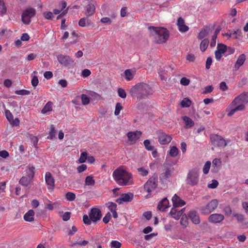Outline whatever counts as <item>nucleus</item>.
<instances>
[{
  "instance_id": "1",
  "label": "nucleus",
  "mask_w": 248,
  "mask_h": 248,
  "mask_svg": "<svg viewBox=\"0 0 248 248\" xmlns=\"http://www.w3.org/2000/svg\"><path fill=\"white\" fill-rule=\"evenodd\" d=\"M112 176L114 180L119 186H125L133 184L132 174L127 171L123 166L116 169L113 172Z\"/></svg>"
},
{
  "instance_id": "2",
  "label": "nucleus",
  "mask_w": 248,
  "mask_h": 248,
  "mask_svg": "<svg viewBox=\"0 0 248 248\" xmlns=\"http://www.w3.org/2000/svg\"><path fill=\"white\" fill-rule=\"evenodd\" d=\"M148 29L150 36L155 43H164L168 40L169 32L166 29L152 26Z\"/></svg>"
},
{
  "instance_id": "3",
  "label": "nucleus",
  "mask_w": 248,
  "mask_h": 248,
  "mask_svg": "<svg viewBox=\"0 0 248 248\" xmlns=\"http://www.w3.org/2000/svg\"><path fill=\"white\" fill-rule=\"evenodd\" d=\"M153 91L150 86L146 83H142L137 84L130 90L131 96H136L139 99H141L148 95L152 94Z\"/></svg>"
},
{
  "instance_id": "4",
  "label": "nucleus",
  "mask_w": 248,
  "mask_h": 248,
  "mask_svg": "<svg viewBox=\"0 0 248 248\" xmlns=\"http://www.w3.org/2000/svg\"><path fill=\"white\" fill-rule=\"evenodd\" d=\"M199 181V170L194 168L190 170L187 175L186 182L190 186L197 185Z\"/></svg>"
},
{
  "instance_id": "5",
  "label": "nucleus",
  "mask_w": 248,
  "mask_h": 248,
  "mask_svg": "<svg viewBox=\"0 0 248 248\" xmlns=\"http://www.w3.org/2000/svg\"><path fill=\"white\" fill-rule=\"evenodd\" d=\"M218 204V202L217 200H212L206 205L201 207L200 210L202 214L207 215L213 212Z\"/></svg>"
},
{
  "instance_id": "6",
  "label": "nucleus",
  "mask_w": 248,
  "mask_h": 248,
  "mask_svg": "<svg viewBox=\"0 0 248 248\" xmlns=\"http://www.w3.org/2000/svg\"><path fill=\"white\" fill-rule=\"evenodd\" d=\"M158 184L157 179L155 177L150 178L144 185V190L148 192V194L146 196V198L149 197V195L157 187Z\"/></svg>"
},
{
  "instance_id": "7",
  "label": "nucleus",
  "mask_w": 248,
  "mask_h": 248,
  "mask_svg": "<svg viewBox=\"0 0 248 248\" xmlns=\"http://www.w3.org/2000/svg\"><path fill=\"white\" fill-rule=\"evenodd\" d=\"M36 13L34 9L31 8L25 10L22 15V21L25 24H29L31 22V19L33 17Z\"/></svg>"
},
{
  "instance_id": "8",
  "label": "nucleus",
  "mask_w": 248,
  "mask_h": 248,
  "mask_svg": "<svg viewBox=\"0 0 248 248\" xmlns=\"http://www.w3.org/2000/svg\"><path fill=\"white\" fill-rule=\"evenodd\" d=\"M58 62L64 66H73L75 65L74 61L69 56L60 54L57 56Z\"/></svg>"
},
{
  "instance_id": "9",
  "label": "nucleus",
  "mask_w": 248,
  "mask_h": 248,
  "mask_svg": "<svg viewBox=\"0 0 248 248\" xmlns=\"http://www.w3.org/2000/svg\"><path fill=\"white\" fill-rule=\"evenodd\" d=\"M210 140L214 145L222 147H224L227 145L225 140L219 135L216 134L211 135L210 136Z\"/></svg>"
},
{
  "instance_id": "10",
  "label": "nucleus",
  "mask_w": 248,
  "mask_h": 248,
  "mask_svg": "<svg viewBox=\"0 0 248 248\" xmlns=\"http://www.w3.org/2000/svg\"><path fill=\"white\" fill-rule=\"evenodd\" d=\"M156 134L158 142L160 144H168L172 140V138L170 135H167L161 131H157L156 132Z\"/></svg>"
},
{
  "instance_id": "11",
  "label": "nucleus",
  "mask_w": 248,
  "mask_h": 248,
  "mask_svg": "<svg viewBox=\"0 0 248 248\" xmlns=\"http://www.w3.org/2000/svg\"><path fill=\"white\" fill-rule=\"evenodd\" d=\"M248 102V93L244 92L236 97L232 101V105H238L240 104L244 105V103H247Z\"/></svg>"
},
{
  "instance_id": "12",
  "label": "nucleus",
  "mask_w": 248,
  "mask_h": 248,
  "mask_svg": "<svg viewBox=\"0 0 248 248\" xmlns=\"http://www.w3.org/2000/svg\"><path fill=\"white\" fill-rule=\"evenodd\" d=\"M89 216L93 222L100 220L102 217L101 210L96 208H92L89 214Z\"/></svg>"
},
{
  "instance_id": "13",
  "label": "nucleus",
  "mask_w": 248,
  "mask_h": 248,
  "mask_svg": "<svg viewBox=\"0 0 248 248\" xmlns=\"http://www.w3.org/2000/svg\"><path fill=\"white\" fill-rule=\"evenodd\" d=\"M133 198L134 194L132 193H124L121 195L120 197L116 200V202L120 204L124 202H131L133 199Z\"/></svg>"
},
{
  "instance_id": "14",
  "label": "nucleus",
  "mask_w": 248,
  "mask_h": 248,
  "mask_svg": "<svg viewBox=\"0 0 248 248\" xmlns=\"http://www.w3.org/2000/svg\"><path fill=\"white\" fill-rule=\"evenodd\" d=\"M227 46L223 44H218L217 49L216 50L215 54L217 61L220 60L222 57V54L226 51Z\"/></svg>"
},
{
  "instance_id": "15",
  "label": "nucleus",
  "mask_w": 248,
  "mask_h": 248,
  "mask_svg": "<svg viewBox=\"0 0 248 248\" xmlns=\"http://www.w3.org/2000/svg\"><path fill=\"white\" fill-rule=\"evenodd\" d=\"M45 181L49 190H53L55 186V180L49 172H46L45 174Z\"/></svg>"
},
{
  "instance_id": "16",
  "label": "nucleus",
  "mask_w": 248,
  "mask_h": 248,
  "mask_svg": "<svg viewBox=\"0 0 248 248\" xmlns=\"http://www.w3.org/2000/svg\"><path fill=\"white\" fill-rule=\"evenodd\" d=\"M224 219V216L221 214H213L208 217V220L210 222L217 224L222 222Z\"/></svg>"
},
{
  "instance_id": "17",
  "label": "nucleus",
  "mask_w": 248,
  "mask_h": 248,
  "mask_svg": "<svg viewBox=\"0 0 248 248\" xmlns=\"http://www.w3.org/2000/svg\"><path fill=\"white\" fill-rule=\"evenodd\" d=\"M188 217L193 223L199 224L200 223V217L197 212L194 210L190 211L188 214Z\"/></svg>"
},
{
  "instance_id": "18",
  "label": "nucleus",
  "mask_w": 248,
  "mask_h": 248,
  "mask_svg": "<svg viewBox=\"0 0 248 248\" xmlns=\"http://www.w3.org/2000/svg\"><path fill=\"white\" fill-rule=\"evenodd\" d=\"M171 201L173 203V206L174 208L181 207L186 204V202L181 199L176 194H174L172 198Z\"/></svg>"
},
{
  "instance_id": "19",
  "label": "nucleus",
  "mask_w": 248,
  "mask_h": 248,
  "mask_svg": "<svg viewBox=\"0 0 248 248\" xmlns=\"http://www.w3.org/2000/svg\"><path fill=\"white\" fill-rule=\"evenodd\" d=\"M177 25L178 26L179 31L180 32H185L188 31L189 30L188 27L185 25V21L181 17H180L178 18Z\"/></svg>"
},
{
  "instance_id": "20",
  "label": "nucleus",
  "mask_w": 248,
  "mask_h": 248,
  "mask_svg": "<svg viewBox=\"0 0 248 248\" xmlns=\"http://www.w3.org/2000/svg\"><path fill=\"white\" fill-rule=\"evenodd\" d=\"M141 135L140 131H136L135 132H129L127 133V137L131 142H135L138 140Z\"/></svg>"
},
{
  "instance_id": "21",
  "label": "nucleus",
  "mask_w": 248,
  "mask_h": 248,
  "mask_svg": "<svg viewBox=\"0 0 248 248\" xmlns=\"http://www.w3.org/2000/svg\"><path fill=\"white\" fill-rule=\"evenodd\" d=\"M246 60V56L244 54H241L238 58L234 66V69L235 71H237L240 67L243 65Z\"/></svg>"
},
{
  "instance_id": "22",
  "label": "nucleus",
  "mask_w": 248,
  "mask_h": 248,
  "mask_svg": "<svg viewBox=\"0 0 248 248\" xmlns=\"http://www.w3.org/2000/svg\"><path fill=\"white\" fill-rule=\"evenodd\" d=\"M169 206V202L167 198H165L159 202L157 209L160 211H164Z\"/></svg>"
},
{
  "instance_id": "23",
  "label": "nucleus",
  "mask_w": 248,
  "mask_h": 248,
  "mask_svg": "<svg viewBox=\"0 0 248 248\" xmlns=\"http://www.w3.org/2000/svg\"><path fill=\"white\" fill-rule=\"evenodd\" d=\"M85 9L86 15L87 16H92L94 13L95 8L93 4L90 3L86 6Z\"/></svg>"
},
{
  "instance_id": "24",
  "label": "nucleus",
  "mask_w": 248,
  "mask_h": 248,
  "mask_svg": "<svg viewBox=\"0 0 248 248\" xmlns=\"http://www.w3.org/2000/svg\"><path fill=\"white\" fill-rule=\"evenodd\" d=\"M32 179L26 176H22L19 181V184L24 186H28L32 181Z\"/></svg>"
},
{
  "instance_id": "25",
  "label": "nucleus",
  "mask_w": 248,
  "mask_h": 248,
  "mask_svg": "<svg viewBox=\"0 0 248 248\" xmlns=\"http://www.w3.org/2000/svg\"><path fill=\"white\" fill-rule=\"evenodd\" d=\"M135 71L132 69H126L124 72V77L127 81L132 80L134 77Z\"/></svg>"
},
{
  "instance_id": "26",
  "label": "nucleus",
  "mask_w": 248,
  "mask_h": 248,
  "mask_svg": "<svg viewBox=\"0 0 248 248\" xmlns=\"http://www.w3.org/2000/svg\"><path fill=\"white\" fill-rule=\"evenodd\" d=\"M34 212L32 210L28 211L24 216V219L27 221L31 222L34 220Z\"/></svg>"
},
{
  "instance_id": "27",
  "label": "nucleus",
  "mask_w": 248,
  "mask_h": 248,
  "mask_svg": "<svg viewBox=\"0 0 248 248\" xmlns=\"http://www.w3.org/2000/svg\"><path fill=\"white\" fill-rule=\"evenodd\" d=\"M182 119L184 122L185 123L186 128H189L192 127L194 125V123L193 121L189 117L185 116H184L182 118Z\"/></svg>"
},
{
  "instance_id": "28",
  "label": "nucleus",
  "mask_w": 248,
  "mask_h": 248,
  "mask_svg": "<svg viewBox=\"0 0 248 248\" xmlns=\"http://www.w3.org/2000/svg\"><path fill=\"white\" fill-rule=\"evenodd\" d=\"M35 168L30 165L28 166V168L26 170L27 177H28L31 179H33L35 173Z\"/></svg>"
},
{
  "instance_id": "29",
  "label": "nucleus",
  "mask_w": 248,
  "mask_h": 248,
  "mask_svg": "<svg viewBox=\"0 0 248 248\" xmlns=\"http://www.w3.org/2000/svg\"><path fill=\"white\" fill-rule=\"evenodd\" d=\"M245 109V105L242 104H239L238 105H237V106L232 109V110L228 113V116H232L235 112L237 111H241V110H243Z\"/></svg>"
},
{
  "instance_id": "30",
  "label": "nucleus",
  "mask_w": 248,
  "mask_h": 248,
  "mask_svg": "<svg viewBox=\"0 0 248 248\" xmlns=\"http://www.w3.org/2000/svg\"><path fill=\"white\" fill-rule=\"evenodd\" d=\"M175 208H174L173 207L171 208L170 212V215L174 219L178 220L181 217V214L180 212L177 211Z\"/></svg>"
},
{
  "instance_id": "31",
  "label": "nucleus",
  "mask_w": 248,
  "mask_h": 248,
  "mask_svg": "<svg viewBox=\"0 0 248 248\" xmlns=\"http://www.w3.org/2000/svg\"><path fill=\"white\" fill-rule=\"evenodd\" d=\"M95 184V180L93 176L90 175L86 177L85 180V186H93Z\"/></svg>"
},
{
  "instance_id": "32",
  "label": "nucleus",
  "mask_w": 248,
  "mask_h": 248,
  "mask_svg": "<svg viewBox=\"0 0 248 248\" xmlns=\"http://www.w3.org/2000/svg\"><path fill=\"white\" fill-rule=\"evenodd\" d=\"M86 23L88 25H91V22L87 17L81 18L78 22L79 26L82 27H85Z\"/></svg>"
},
{
  "instance_id": "33",
  "label": "nucleus",
  "mask_w": 248,
  "mask_h": 248,
  "mask_svg": "<svg viewBox=\"0 0 248 248\" xmlns=\"http://www.w3.org/2000/svg\"><path fill=\"white\" fill-rule=\"evenodd\" d=\"M179 153L178 149L175 146L171 147L169 152V155L171 156L174 157L176 156Z\"/></svg>"
},
{
  "instance_id": "34",
  "label": "nucleus",
  "mask_w": 248,
  "mask_h": 248,
  "mask_svg": "<svg viewBox=\"0 0 248 248\" xmlns=\"http://www.w3.org/2000/svg\"><path fill=\"white\" fill-rule=\"evenodd\" d=\"M56 134V130L55 127L53 124H51L50 126V130L49 131V136L47 137V138L52 140L55 138Z\"/></svg>"
},
{
  "instance_id": "35",
  "label": "nucleus",
  "mask_w": 248,
  "mask_h": 248,
  "mask_svg": "<svg viewBox=\"0 0 248 248\" xmlns=\"http://www.w3.org/2000/svg\"><path fill=\"white\" fill-rule=\"evenodd\" d=\"M208 34L209 29L207 28L203 29L199 33L198 38L200 40L202 39L203 38L207 36Z\"/></svg>"
},
{
  "instance_id": "36",
  "label": "nucleus",
  "mask_w": 248,
  "mask_h": 248,
  "mask_svg": "<svg viewBox=\"0 0 248 248\" xmlns=\"http://www.w3.org/2000/svg\"><path fill=\"white\" fill-rule=\"evenodd\" d=\"M209 45V41L207 39L202 40L201 43L200 48L201 51H204Z\"/></svg>"
},
{
  "instance_id": "37",
  "label": "nucleus",
  "mask_w": 248,
  "mask_h": 248,
  "mask_svg": "<svg viewBox=\"0 0 248 248\" xmlns=\"http://www.w3.org/2000/svg\"><path fill=\"white\" fill-rule=\"evenodd\" d=\"M52 110V103L47 102L42 110V112L44 114Z\"/></svg>"
},
{
  "instance_id": "38",
  "label": "nucleus",
  "mask_w": 248,
  "mask_h": 248,
  "mask_svg": "<svg viewBox=\"0 0 248 248\" xmlns=\"http://www.w3.org/2000/svg\"><path fill=\"white\" fill-rule=\"evenodd\" d=\"M191 104V101L187 98H185L181 102V105L183 108L189 107Z\"/></svg>"
},
{
  "instance_id": "39",
  "label": "nucleus",
  "mask_w": 248,
  "mask_h": 248,
  "mask_svg": "<svg viewBox=\"0 0 248 248\" xmlns=\"http://www.w3.org/2000/svg\"><path fill=\"white\" fill-rule=\"evenodd\" d=\"M7 11L5 3L3 0H0V15L2 16L6 13Z\"/></svg>"
},
{
  "instance_id": "40",
  "label": "nucleus",
  "mask_w": 248,
  "mask_h": 248,
  "mask_svg": "<svg viewBox=\"0 0 248 248\" xmlns=\"http://www.w3.org/2000/svg\"><path fill=\"white\" fill-rule=\"evenodd\" d=\"M145 148L148 151H153L154 149V147L151 145L150 141L148 140H146L143 142Z\"/></svg>"
},
{
  "instance_id": "41",
  "label": "nucleus",
  "mask_w": 248,
  "mask_h": 248,
  "mask_svg": "<svg viewBox=\"0 0 248 248\" xmlns=\"http://www.w3.org/2000/svg\"><path fill=\"white\" fill-rule=\"evenodd\" d=\"M211 162L209 161L205 163L203 168V172L204 174H206L208 173L211 167Z\"/></svg>"
},
{
  "instance_id": "42",
  "label": "nucleus",
  "mask_w": 248,
  "mask_h": 248,
  "mask_svg": "<svg viewBox=\"0 0 248 248\" xmlns=\"http://www.w3.org/2000/svg\"><path fill=\"white\" fill-rule=\"evenodd\" d=\"M66 198L69 201H74L76 199V195L74 193L68 192L66 194Z\"/></svg>"
},
{
  "instance_id": "43",
  "label": "nucleus",
  "mask_w": 248,
  "mask_h": 248,
  "mask_svg": "<svg viewBox=\"0 0 248 248\" xmlns=\"http://www.w3.org/2000/svg\"><path fill=\"white\" fill-rule=\"evenodd\" d=\"M106 205L111 212L116 210L117 204L113 202H108L106 204Z\"/></svg>"
},
{
  "instance_id": "44",
  "label": "nucleus",
  "mask_w": 248,
  "mask_h": 248,
  "mask_svg": "<svg viewBox=\"0 0 248 248\" xmlns=\"http://www.w3.org/2000/svg\"><path fill=\"white\" fill-rule=\"evenodd\" d=\"M212 163L213 167L216 170H217L221 164V161L219 159L215 158L213 160Z\"/></svg>"
},
{
  "instance_id": "45",
  "label": "nucleus",
  "mask_w": 248,
  "mask_h": 248,
  "mask_svg": "<svg viewBox=\"0 0 248 248\" xmlns=\"http://www.w3.org/2000/svg\"><path fill=\"white\" fill-rule=\"evenodd\" d=\"M81 99L82 103L84 105L88 104L90 102L89 98L86 94H82L81 96Z\"/></svg>"
},
{
  "instance_id": "46",
  "label": "nucleus",
  "mask_w": 248,
  "mask_h": 248,
  "mask_svg": "<svg viewBox=\"0 0 248 248\" xmlns=\"http://www.w3.org/2000/svg\"><path fill=\"white\" fill-rule=\"evenodd\" d=\"M5 116L7 120L11 123L13 119V115L9 110L6 109L5 111Z\"/></svg>"
},
{
  "instance_id": "47",
  "label": "nucleus",
  "mask_w": 248,
  "mask_h": 248,
  "mask_svg": "<svg viewBox=\"0 0 248 248\" xmlns=\"http://www.w3.org/2000/svg\"><path fill=\"white\" fill-rule=\"evenodd\" d=\"M138 170L140 173V175L143 176H146L149 173L148 170L143 167L138 168Z\"/></svg>"
},
{
  "instance_id": "48",
  "label": "nucleus",
  "mask_w": 248,
  "mask_h": 248,
  "mask_svg": "<svg viewBox=\"0 0 248 248\" xmlns=\"http://www.w3.org/2000/svg\"><path fill=\"white\" fill-rule=\"evenodd\" d=\"M15 93L21 95H29L30 93V92L26 90H16L15 92Z\"/></svg>"
},
{
  "instance_id": "49",
  "label": "nucleus",
  "mask_w": 248,
  "mask_h": 248,
  "mask_svg": "<svg viewBox=\"0 0 248 248\" xmlns=\"http://www.w3.org/2000/svg\"><path fill=\"white\" fill-rule=\"evenodd\" d=\"M123 109V107L120 103H117L115 106L114 114L118 115L120 114V111Z\"/></svg>"
},
{
  "instance_id": "50",
  "label": "nucleus",
  "mask_w": 248,
  "mask_h": 248,
  "mask_svg": "<svg viewBox=\"0 0 248 248\" xmlns=\"http://www.w3.org/2000/svg\"><path fill=\"white\" fill-rule=\"evenodd\" d=\"M110 246L113 248H120L121 244L118 241L114 240L111 242Z\"/></svg>"
},
{
  "instance_id": "51",
  "label": "nucleus",
  "mask_w": 248,
  "mask_h": 248,
  "mask_svg": "<svg viewBox=\"0 0 248 248\" xmlns=\"http://www.w3.org/2000/svg\"><path fill=\"white\" fill-rule=\"evenodd\" d=\"M87 159V154L86 152H83L81 154L80 156L78 159L80 163H84Z\"/></svg>"
},
{
  "instance_id": "52",
  "label": "nucleus",
  "mask_w": 248,
  "mask_h": 248,
  "mask_svg": "<svg viewBox=\"0 0 248 248\" xmlns=\"http://www.w3.org/2000/svg\"><path fill=\"white\" fill-rule=\"evenodd\" d=\"M190 80L186 78L183 77L180 79V84L183 86H187L190 83Z\"/></svg>"
},
{
  "instance_id": "53",
  "label": "nucleus",
  "mask_w": 248,
  "mask_h": 248,
  "mask_svg": "<svg viewBox=\"0 0 248 248\" xmlns=\"http://www.w3.org/2000/svg\"><path fill=\"white\" fill-rule=\"evenodd\" d=\"M83 221L84 223L87 225H90L92 223V220L89 216L84 215L83 217Z\"/></svg>"
},
{
  "instance_id": "54",
  "label": "nucleus",
  "mask_w": 248,
  "mask_h": 248,
  "mask_svg": "<svg viewBox=\"0 0 248 248\" xmlns=\"http://www.w3.org/2000/svg\"><path fill=\"white\" fill-rule=\"evenodd\" d=\"M218 185V182L216 180H213L211 184H208V187L209 188L214 189L216 188Z\"/></svg>"
},
{
  "instance_id": "55",
  "label": "nucleus",
  "mask_w": 248,
  "mask_h": 248,
  "mask_svg": "<svg viewBox=\"0 0 248 248\" xmlns=\"http://www.w3.org/2000/svg\"><path fill=\"white\" fill-rule=\"evenodd\" d=\"M118 95L122 98H125L126 96V93L125 91L122 88L118 89Z\"/></svg>"
},
{
  "instance_id": "56",
  "label": "nucleus",
  "mask_w": 248,
  "mask_h": 248,
  "mask_svg": "<svg viewBox=\"0 0 248 248\" xmlns=\"http://www.w3.org/2000/svg\"><path fill=\"white\" fill-rule=\"evenodd\" d=\"M213 87L212 85H208L204 88V90L203 91V94H207L211 93L213 90Z\"/></svg>"
},
{
  "instance_id": "57",
  "label": "nucleus",
  "mask_w": 248,
  "mask_h": 248,
  "mask_svg": "<svg viewBox=\"0 0 248 248\" xmlns=\"http://www.w3.org/2000/svg\"><path fill=\"white\" fill-rule=\"evenodd\" d=\"M171 173V171L170 169H167L165 173L161 174V177L165 179H168L170 176Z\"/></svg>"
},
{
  "instance_id": "58",
  "label": "nucleus",
  "mask_w": 248,
  "mask_h": 248,
  "mask_svg": "<svg viewBox=\"0 0 248 248\" xmlns=\"http://www.w3.org/2000/svg\"><path fill=\"white\" fill-rule=\"evenodd\" d=\"M233 216L236 218L239 222H243L245 220L244 216L242 214H235Z\"/></svg>"
},
{
  "instance_id": "59",
  "label": "nucleus",
  "mask_w": 248,
  "mask_h": 248,
  "mask_svg": "<svg viewBox=\"0 0 248 248\" xmlns=\"http://www.w3.org/2000/svg\"><path fill=\"white\" fill-rule=\"evenodd\" d=\"M185 217L183 216L181 219V224L185 227H186L188 225V221L186 216V215H185Z\"/></svg>"
},
{
  "instance_id": "60",
  "label": "nucleus",
  "mask_w": 248,
  "mask_h": 248,
  "mask_svg": "<svg viewBox=\"0 0 248 248\" xmlns=\"http://www.w3.org/2000/svg\"><path fill=\"white\" fill-rule=\"evenodd\" d=\"M31 82V85L33 87L37 86L38 84V79L37 77L36 76H33Z\"/></svg>"
},
{
  "instance_id": "61",
  "label": "nucleus",
  "mask_w": 248,
  "mask_h": 248,
  "mask_svg": "<svg viewBox=\"0 0 248 248\" xmlns=\"http://www.w3.org/2000/svg\"><path fill=\"white\" fill-rule=\"evenodd\" d=\"M91 74L90 70L87 69H84L82 71L81 76L83 77H87Z\"/></svg>"
},
{
  "instance_id": "62",
  "label": "nucleus",
  "mask_w": 248,
  "mask_h": 248,
  "mask_svg": "<svg viewBox=\"0 0 248 248\" xmlns=\"http://www.w3.org/2000/svg\"><path fill=\"white\" fill-rule=\"evenodd\" d=\"M71 216V213L69 212H66L64 213V214L62 215V218L63 220L66 221H68L70 218Z\"/></svg>"
},
{
  "instance_id": "63",
  "label": "nucleus",
  "mask_w": 248,
  "mask_h": 248,
  "mask_svg": "<svg viewBox=\"0 0 248 248\" xmlns=\"http://www.w3.org/2000/svg\"><path fill=\"white\" fill-rule=\"evenodd\" d=\"M219 87L220 90L223 91H227L228 89V87L225 82L222 81L219 84Z\"/></svg>"
},
{
  "instance_id": "64",
  "label": "nucleus",
  "mask_w": 248,
  "mask_h": 248,
  "mask_svg": "<svg viewBox=\"0 0 248 248\" xmlns=\"http://www.w3.org/2000/svg\"><path fill=\"white\" fill-rule=\"evenodd\" d=\"M110 218H111V215L109 212H108L106 215V216L103 217V221L106 224L108 223L109 221Z\"/></svg>"
}]
</instances>
